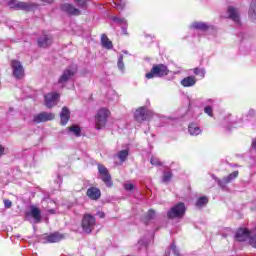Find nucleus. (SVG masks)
<instances>
[{"instance_id": "1", "label": "nucleus", "mask_w": 256, "mask_h": 256, "mask_svg": "<svg viewBox=\"0 0 256 256\" xmlns=\"http://www.w3.org/2000/svg\"><path fill=\"white\" fill-rule=\"evenodd\" d=\"M235 237L237 241H249L250 245L256 249V230L249 231L247 228H240Z\"/></svg>"}, {"instance_id": "2", "label": "nucleus", "mask_w": 256, "mask_h": 256, "mask_svg": "<svg viewBox=\"0 0 256 256\" xmlns=\"http://www.w3.org/2000/svg\"><path fill=\"white\" fill-rule=\"evenodd\" d=\"M111 115V112L107 108H101L98 110L95 117L96 129H103L107 125V119Z\"/></svg>"}, {"instance_id": "3", "label": "nucleus", "mask_w": 256, "mask_h": 256, "mask_svg": "<svg viewBox=\"0 0 256 256\" xmlns=\"http://www.w3.org/2000/svg\"><path fill=\"white\" fill-rule=\"evenodd\" d=\"M169 74V69H167V66L163 64H158L156 66H153L151 71L146 74V79H153L154 77H165V75Z\"/></svg>"}, {"instance_id": "4", "label": "nucleus", "mask_w": 256, "mask_h": 256, "mask_svg": "<svg viewBox=\"0 0 256 256\" xmlns=\"http://www.w3.org/2000/svg\"><path fill=\"white\" fill-rule=\"evenodd\" d=\"M96 220L95 216L91 214H85L82 218V229L84 233H91L95 229Z\"/></svg>"}, {"instance_id": "5", "label": "nucleus", "mask_w": 256, "mask_h": 256, "mask_svg": "<svg viewBox=\"0 0 256 256\" xmlns=\"http://www.w3.org/2000/svg\"><path fill=\"white\" fill-rule=\"evenodd\" d=\"M185 215V204L178 203L170 209L168 212L169 219H181Z\"/></svg>"}, {"instance_id": "6", "label": "nucleus", "mask_w": 256, "mask_h": 256, "mask_svg": "<svg viewBox=\"0 0 256 256\" xmlns=\"http://www.w3.org/2000/svg\"><path fill=\"white\" fill-rule=\"evenodd\" d=\"M98 173L100 175V179L105 183L106 187H112L113 182L111 181V174H109V170L103 164H98Z\"/></svg>"}, {"instance_id": "7", "label": "nucleus", "mask_w": 256, "mask_h": 256, "mask_svg": "<svg viewBox=\"0 0 256 256\" xmlns=\"http://www.w3.org/2000/svg\"><path fill=\"white\" fill-rule=\"evenodd\" d=\"M75 73H77V67L72 66L64 70L62 75L60 76L58 83L60 85H65L69 81V79L73 78Z\"/></svg>"}, {"instance_id": "8", "label": "nucleus", "mask_w": 256, "mask_h": 256, "mask_svg": "<svg viewBox=\"0 0 256 256\" xmlns=\"http://www.w3.org/2000/svg\"><path fill=\"white\" fill-rule=\"evenodd\" d=\"M11 67L14 77H16V79H23V76L25 75L23 65L18 60H12Z\"/></svg>"}, {"instance_id": "9", "label": "nucleus", "mask_w": 256, "mask_h": 256, "mask_svg": "<svg viewBox=\"0 0 256 256\" xmlns=\"http://www.w3.org/2000/svg\"><path fill=\"white\" fill-rule=\"evenodd\" d=\"M45 99V105L48 107V109H51V107H55L59 101V93L51 92L44 96Z\"/></svg>"}, {"instance_id": "10", "label": "nucleus", "mask_w": 256, "mask_h": 256, "mask_svg": "<svg viewBox=\"0 0 256 256\" xmlns=\"http://www.w3.org/2000/svg\"><path fill=\"white\" fill-rule=\"evenodd\" d=\"M53 119H55V114L42 112V113L34 116L33 122L34 123H45L47 121H53Z\"/></svg>"}, {"instance_id": "11", "label": "nucleus", "mask_w": 256, "mask_h": 256, "mask_svg": "<svg viewBox=\"0 0 256 256\" xmlns=\"http://www.w3.org/2000/svg\"><path fill=\"white\" fill-rule=\"evenodd\" d=\"M11 9H22V11H31V5L25 2H19L17 0H12L8 2Z\"/></svg>"}, {"instance_id": "12", "label": "nucleus", "mask_w": 256, "mask_h": 256, "mask_svg": "<svg viewBox=\"0 0 256 256\" xmlns=\"http://www.w3.org/2000/svg\"><path fill=\"white\" fill-rule=\"evenodd\" d=\"M53 43V36L49 34H43L38 38V47L47 48Z\"/></svg>"}, {"instance_id": "13", "label": "nucleus", "mask_w": 256, "mask_h": 256, "mask_svg": "<svg viewBox=\"0 0 256 256\" xmlns=\"http://www.w3.org/2000/svg\"><path fill=\"white\" fill-rule=\"evenodd\" d=\"M228 17L237 25H241V18L239 17V10L233 7L228 8Z\"/></svg>"}, {"instance_id": "14", "label": "nucleus", "mask_w": 256, "mask_h": 256, "mask_svg": "<svg viewBox=\"0 0 256 256\" xmlns=\"http://www.w3.org/2000/svg\"><path fill=\"white\" fill-rule=\"evenodd\" d=\"M134 117L136 121H146V119H149V113L147 112V109L142 107L136 110Z\"/></svg>"}, {"instance_id": "15", "label": "nucleus", "mask_w": 256, "mask_h": 256, "mask_svg": "<svg viewBox=\"0 0 256 256\" xmlns=\"http://www.w3.org/2000/svg\"><path fill=\"white\" fill-rule=\"evenodd\" d=\"M87 196L89 197V199H92V201H97V199H100L101 197V190L96 187H90L87 190Z\"/></svg>"}, {"instance_id": "16", "label": "nucleus", "mask_w": 256, "mask_h": 256, "mask_svg": "<svg viewBox=\"0 0 256 256\" xmlns=\"http://www.w3.org/2000/svg\"><path fill=\"white\" fill-rule=\"evenodd\" d=\"M65 239V235L55 232L46 237L47 243H59V241H63Z\"/></svg>"}, {"instance_id": "17", "label": "nucleus", "mask_w": 256, "mask_h": 256, "mask_svg": "<svg viewBox=\"0 0 256 256\" xmlns=\"http://www.w3.org/2000/svg\"><path fill=\"white\" fill-rule=\"evenodd\" d=\"M237 177H239V171H234L229 176L223 178V180H218V184L220 187H225L227 183H231L233 179H237Z\"/></svg>"}, {"instance_id": "18", "label": "nucleus", "mask_w": 256, "mask_h": 256, "mask_svg": "<svg viewBox=\"0 0 256 256\" xmlns=\"http://www.w3.org/2000/svg\"><path fill=\"white\" fill-rule=\"evenodd\" d=\"M61 125H67L71 119V112L67 107H63L60 113Z\"/></svg>"}, {"instance_id": "19", "label": "nucleus", "mask_w": 256, "mask_h": 256, "mask_svg": "<svg viewBox=\"0 0 256 256\" xmlns=\"http://www.w3.org/2000/svg\"><path fill=\"white\" fill-rule=\"evenodd\" d=\"M30 215L35 220V223H39L41 221V210H39V208L31 206Z\"/></svg>"}, {"instance_id": "20", "label": "nucleus", "mask_w": 256, "mask_h": 256, "mask_svg": "<svg viewBox=\"0 0 256 256\" xmlns=\"http://www.w3.org/2000/svg\"><path fill=\"white\" fill-rule=\"evenodd\" d=\"M62 11H65L69 15H79L80 14L79 9L73 7V5H71V4H64L62 6Z\"/></svg>"}, {"instance_id": "21", "label": "nucleus", "mask_w": 256, "mask_h": 256, "mask_svg": "<svg viewBox=\"0 0 256 256\" xmlns=\"http://www.w3.org/2000/svg\"><path fill=\"white\" fill-rule=\"evenodd\" d=\"M197 83L195 76H188L181 80L182 87H193Z\"/></svg>"}, {"instance_id": "22", "label": "nucleus", "mask_w": 256, "mask_h": 256, "mask_svg": "<svg viewBox=\"0 0 256 256\" xmlns=\"http://www.w3.org/2000/svg\"><path fill=\"white\" fill-rule=\"evenodd\" d=\"M101 44L105 49H113V42L105 34L101 36Z\"/></svg>"}, {"instance_id": "23", "label": "nucleus", "mask_w": 256, "mask_h": 256, "mask_svg": "<svg viewBox=\"0 0 256 256\" xmlns=\"http://www.w3.org/2000/svg\"><path fill=\"white\" fill-rule=\"evenodd\" d=\"M191 27L192 29H198L199 31H207V29H209V26L203 22H194Z\"/></svg>"}, {"instance_id": "24", "label": "nucleus", "mask_w": 256, "mask_h": 256, "mask_svg": "<svg viewBox=\"0 0 256 256\" xmlns=\"http://www.w3.org/2000/svg\"><path fill=\"white\" fill-rule=\"evenodd\" d=\"M188 131H189L190 135H199L201 133V128H199V126H197V124L191 123L188 126Z\"/></svg>"}, {"instance_id": "25", "label": "nucleus", "mask_w": 256, "mask_h": 256, "mask_svg": "<svg viewBox=\"0 0 256 256\" xmlns=\"http://www.w3.org/2000/svg\"><path fill=\"white\" fill-rule=\"evenodd\" d=\"M249 18L251 21H256V2H252L249 10Z\"/></svg>"}, {"instance_id": "26", "label": "nucleus", "mask_w": 256, "mask_h": 256, "mask_svg": "<svg viewBox=\"0 0 256 256\" xmlns=\"http://www.w3.org/2000/svg\"><path fill=\"white\" fill-rule=\"evenodd\" d=\"M68 131H70V133H73V135H75L76 137H81V128H79V126H71L68 128Z\"/></svg>"}, {"instance_id": "27", "label": "nucleus", "mask_w": 256, "mask_h": 256, "mask_svg": "<svg viewBox=\"0 0 256 256\" xmlns=\"http://www.w3.org/2000/svg\"><path fill=\"white\" fill-rule=\"evenodd\" d=\"M209 203V199L207 197H201L196 202V207H204V205H207Z\"/></svg>"}, {"instance_id": "28", "label": "nucleus", "mask_w": 256, "mask_h": 256, "mask_svg": "<svg viewBox=\"0 0 256 256\" xmlns=\"http://www.w3.org/2000/svg\"><path fill=\"white\" fill-rule=\"evenodd\" d=\"M113 3L118 11H123V9H125V3H123L122 0H113Z\"/></svg>"}, {"instance_id": "29", "label": "nucleus", "mask_w": 256, "mask_h": 256, "mask_svg": "<svg viewBox=\"0 0 256 256\" xmlns=\"http://www.w3.org/2000/svg\"><path fill=\"white\" fill-rule=\"evenodd\" d=\"M127 157H129V150H122L118 153L120 161H126Z\"/></svg>"}, {"instance_id": "30", "label": "nucleus", "mask_w": 256, "mask_h": 256, "mask_svg": "<svg viewBox=\"0 0 256 256\" xmlns=\"http://www.w3.org/2000/svg\"><path fill=\"white\" fill-rule=\"evenodd\" d=\"M171 177H173L171 172H169V171L165 172L163 179H162L163 183H169L171 181Z\"/></svg>"}, {"instance_id": "31", "label": "nucleus", "mask_w": 256, "mask_h": 256, "mask_svg": "<svg viewBox=\"0 0 256 256\" xmlns=\"http://www.w3.org/2000/svg\"><path fill=\"white\" fill-rule=\"evenodd\" d=\"M118 69H120V71H125V64L123 63V55H120L118 58Z\"/></svg>"}, {"instance_id": "32", "label": "nucleus", "mask_w": 256, "mask_h": 256, "mask_svg": "<svg viewBox=\"0 0 256 256\" xmlns=\"http://www.w3.org/2000/svg\"><path fill=\"white\" fill-rule=\"evenodd\" d=\"M113 21H115V23H119V25H127V20L125 18L114 17Z\"/></svg>"}, {"instance_id": "33", "label": "nucleus", "mask_w": 256, "mask_h": 256, "mask_svg": "<svg viewBox=\"0 0 256 256\" xmlns=\"http://www.w3.org/2000/svg\"><path fill=\"white\" fill-rule=\"evenodd\" d=\"M194 73H195L198 77H201V79H203V77H205V70H204V69L195 68V69H194Z\"/></svg>"}, {"instance_id": "34", "label": "nucleus", "mask_w": 256, "mask_h": 256, "mask_svg": "<svg viewBox=\"0 0 256 256\" xmlns=\"http://www.w3.org/2000/svg\"><path fill=\"white\" fill-rule=\"evenodd\" d=\"M204 113H206V115H209V117H213V108H211V106H206L204 108Z\"/></svg>"}, {"instance_id": "35", "label": "nucleus", "mask_w": 256, "mask_h": 256, "mask_svg": "<svg viewBox=\"0 0 256 256\" xmlns=\"http://www.w3.org/2000/svg\"><path fill=\"white\" fill-rule=\"evenodd\" d=\"M124 189L126 191H133L135 189V185H133V183H125L124 184Z\"/></svg>"}, {"instance_id": "36", "label": "nucleus", "mask_w": 256, "mask_h": 256, "mask_svg": "<svg viewBox=\"0 0 256 256\" xmlns=\"http://www.w3.org/2000/svg\"><path fill=\"white\" fill-rule=\"evenodd\" d=\"M170 251H172L174 255L179 256V250H177V246H175V244H171Z\"/></svg>"}, {"instance_id": "37", "label": "nucleus", "mask_w": 256, "mask_h": 256, "mask_svg": "<svg viewBox=\"0 0 256 256\" xmlns=\"http://www.w3.org/2000/svg\"><path fill=\"white\" fill-rule=\"evenodd\" d=\"M150 163H151V165H161V162H159V159L156 157H152L150 159Z\"/></svg>"}, {"instance_id": "38", "label": "nucleus", "mask_w": 256, "mask_h": 256, "mask_svg": "<svg viewBox=\"0 0 256 256\" xmlns=\"http://www.w3.org/2000/svg\"><path fill=\"white\" fill-rule=\"evenodd\" d=\"M4 205L6 209H9L11 208V205H13V203L10 200H4Z\"/></svg>"}, {"instance_id": "39", "label": "nucleus", "mask_w": 256, "mask_h": 256, "mask_svg": "<svg viewBox=\"0 0 256 256\" xmlns=\"http://www.w3.org/2000/svg\"><path fill=\"white\" fill-rule=\"evenodd\" d=\"M80 7H85L86 0H74Z\"/></svg>"}, {"instance_id": "40", "label": "nucleus", "mask_w": 256, "mask_h": 256, "mask_svg": "<svg viewBox=\"0 0 256 256\" xmlns=\"http://www.w3.org/2000/svg\"><path fill=\"white\" fill-rule=\"evenodd\" d=\"M148 217H149V219H153V217H155V211L149 210Z\"/></svg>"}, {"instance_id": "41", "label": "nucleus", "mask_w": 256, "mask_h": 256, "mask_svg": "<svg viewBox=\"0 0 256 256\" xmlns=\"http://www.w3.org/2000/svg\"><path fill=\"white\" fill-rule=\"evenodd\" d=\"M5 154V147L0 145V157Z\"/></svg>"}, {"instance_id": "42", "label": "nucleus", "mask_w": 256, "mask_h": 256, "mask_svg": "<svg viewBox=\"0 0 256 256\" xmlns=\"http://www.w3.org/2000/svg\"><path fill=\"white\" fill-rule=\"evenodd\" d=\"M98 216L100 217V219H104L105 212H98Z\"/></svg>"}, {"instance_id": "43", "label": "nucleus", "mask_w": 256, "mask_h": 256, "mask_svg": "<svg viewBox=\"0 0 256 256\" xmlns=\"http://www.w3.org/2000/svg\"><path fill=\"white\" fill-rule=\"evenodd\" d=\"M252 149H255L256 150V139L252 141Z\"/></svg>"}, {"instance_id": "44", "label": "nucleus", "mask_w": 256, "mask_h": 256, "mask_svg": "<svg viewBox=\"0 0 256 256\" xmlns=\"http://www.w3.org/2000/svg\"><path fill=\"white\" fill-rule=\"evenodd\" d=\"M122 32H123V35H127V28L126 27H122Z\"/></svg>"}, {"instance_id": "45", "label": "nucleus", "mask_w": 256, "mask_h": 256, "mask_svg": "<svg viewBox=\"0 0 256 256\" xmlns=\"http://www.w3.org/2000/svg\"><path fill=\"white\" fill-rule=\"evenodd\" d=\"M207 103H213V100L209 99L207 100Z\"/></svg>"}, {"instance_id": "46", "label": "nucleus", "mask_w": 256, "mask_h": 256, "mask_svg": "<svg viewBox=\"0 0 256 256\" xmlns=\"http://www.w3.org/2000/svg\"><path fill=\"white\" fill-rule=\"evenodd\" d=\"M50 213H55V211L54 210H50Z\"/></svg>"}]
</instances>
